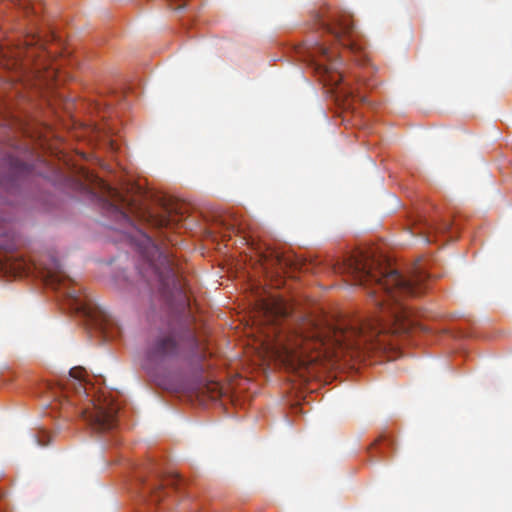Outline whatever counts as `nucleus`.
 I'll list each match as a JSON object with an SVG mask.
<instances>
[{"instance_id": "obj_3", "label": "nucleus", "mask_w": 512, "mask_h": 512, "mask_svg": "<svg viewBox=\"0 0 512 512\" xmlns=\"http://www.w3.org/2000/svg\"><path fill=\"white\" fill-rule=\"evenodd\" d=\"M205 357L196 333L186 328L174 332H161L151 338L143 360V368L149 373L165 370L182 362L199 364Z\"/></svg>"}, {"instance_id": "obj_13", "label": "nucleus", "mask_w": 512, "mask_h": 512, "mask_svg": "<svg viewBox=\"0 0 512 512\" xmlns=\"http://www.w3.org/2000/svg\"><path fill=\"white\" fill-rule=\"evenodd\" d=\"M185 7H186V3L184 1L182 4H179L177 7H175V9L181 10V9H184Z\"/></svg>"}, {"instance_id": "obj_15", "label": "nucleus", "mask_w": 512, "mask_h": 512, "mask_svg": "<svg viewBox=\"0 0 512 512\" xmlns=\"http://www.w3.org/2000/svg\"><path fill=\"white\" fill-rule=\"evenodd\" d=\"M376 292H377L376 290H373L372 292H370V294L374 296L376 294Z\"/></svg>"}, {"instance_id": "obj_11", "label": "nucleus", "mask_w": 512, "mask_h": 512, "mask_svg": "<svg viewBox=\"0 0 512 512\" xmlns=\"http://www.w3.org/2000/svg\"><path fill=\"white\" fill-rule=\"evenodd\" d=\"M423 229L425 231H421L420 233L423 234L425 242H430L431 241L430 235L432 233L448 231L450 229V223H448V222L437 223L435 221L425 220L423 223Z\"/></svg>"}, {"instance_id": "obj_10", "label": "nucleus", "mask_w": 512, "mask_h": 512, "mask_svg": "<svg viewBox=\"0 0 512 512\" xmlns=\"http://www.w3.org/2000/svg\"><path fill=\"white\" fill-rule=\"evenodd\" d=\"M65 294L70 300V305L83 316L93 319L94 312L86 297H81L75 289H68Z\"/></svg>"}, {"instance_id": "obj_12", "label": "nucleus", "mask_w": 512, "mask_h": 512, "mask_svg": "<svg viewBox=\"0 0 512 512\" xmlns=\"http://www.w3.org/2000/svg\"><path fill=\"white\" fill-rule=\"evenodd\" d=\"M39 43H40V37L34 36V35L27 37V39L25 40V44L28 46L37 45Z\"/></svg>"}, {"instance_id": "obj_9", "label": "nucleus", "mask_w": 512, "mask_h": 512, "mask_svg": "<svg viewBox=\"0 0 512 512\" xmlns=\"http://www.w3.org/2000/svg\"><path fill=\"white\" fill-rule=\"evenodd\" d=\"M39 266L43 269V277L55 288H59L68 277L61 263L54 256L43 257L39 261Z\"/></svg>"}, {"instance_id": "obj_14", "label": "nucleus", "mask_w": 512, "mask_h": 512, "mask_svg": "<svg viewBox=\"0 0 512 512\" xmlns=\"http://www.w3.org/2000/svg\"><path fill=\"white\" fill-rule=\"evenodd\" d=\"M31 11H32V13H35V14L38 13V10H37L35 4H32Z\"/></svg>"}, {"instance_id": "obj_6", "label": "nucleus", "mask_w": 512, "mask_h": 512, "mask_svg": "<svg viewBox=\"0 0 512 512\" xmlns=\"http://www.w3.org/2000/svg\"><path fill=\"white\" fill-rule=\"evenodd\" d=\"M318 26L323 32L329 34L339 46L353 54H361L364 44L359 32L355 29L351 15L341 13L328 20L318 19Z\"/></svg>"}, {"instance_id": "obj_4", "label": "nucleus", "mask_w": 512, "mask_h": 512, "mask_svg": "<svg viewBox=\"0 0 512 512\" xmlns=\"http://www.w3.org/2000/svg\"><path fill=\"white\" fill-rule=\"evenodd\" d=\"M297 53L308 63L318 75L319 80L330 87L336 100L348 101L354 98L353 89L341 84L343 75L340 71L341 60L336 51L317 41L305 42L297 47Z\"/></svg>"}, {"instance_id": "obj_2", "label": "nucleus", "mask_w": 512, "mask_h": 512, "mask_svg": "<svg viewBox=\"0 0 512 512\" xmlns=\"http://www.w3.org/2000/svg\"><path fill=\"white\" fill-rule=\"evenodd\" d=\"M85 177L95 183L107 197L105 199L107 213L121 225L137 233V245L143 256L141 274L151 290L157 291L169 303L176 301L185 304L188 301L186 281L175 259L161 250L151 236L136 228L133 219L121 203L124 200L114 188L96 176H90L87 173Z\"/></svg>"}, {"instance_id": "obj_8", "label": "nucleus", "mask_w": 512, "mask_h": 512, "mask_svg": "<svg viewBox=\"0 0 512 512\" xmlns=\"http://www.w3.org/2000/svg\"><path fill=\"white\" fill-rule=\"evenodd\" d=\"M181 208L178 204L169 203L163 205L160 213L144 212L143 217L153 227H172L184 219Z\"/></svg>"}, {"instance_id": "obj_1", "label": "nucleus", "mask_w": 512, "mask_h": 512, "mask_svg": "<svg viewBox=\"0 0 512 512\" xmlns=\"http://www.w3.org/2000/svg\"><path fill=\"white\" fill-rule=\"evenodd\" d=\"M338 269L355 285H375L383 293L385 299L375 300L381 316L342 318L335 324L312 318L294 320L290 319V305L283 299L264 301L262 313L269 325V348L291 369L309 370L326 360L337 362L346 355L359 358L384 348L382 334L404 333L411 326L410 312L400 298L424 293L429 282V275L419 264L406 277L369 251L349 255Z\"/></svg>"}, {"instance_id": "obj_5", "label": "nucleus", "mask_w": 512, "mask_h": 512, "mask_svg": "<svg viewBox=\"0 0 512 512\" xmlns=\"http://www.w3.org/2000/svg\"><path fill=\"white\" fill-rule=\"evenodd\" d=\"M85 370L82 367H74L69 371L72 378L69 386L74 390L75 397L82 403L80 413L83 419L95 432H107L117 426V413L119 405L110 395L102 394L95 398H89L90 394L84 384Z\"/></svg>"}, {"instance_id": "obj_7", "label": "nucleus", "mask_w": 512, "mask_h": 512, "mask_svg": "<svg viewBox=\"0 0 512 512\" xmlns=\"http://www.w3.org/2000/svg\"><path fill=\"white\" fill-rule=\"evenodd\" d=\"M141 494L144 498H148L151 502L158 503L165 495V485L176 487L182 482L179 474L171 472L164 475L162 472L152 469L146 478H141Z\"/></svg>"}]
</instances>
